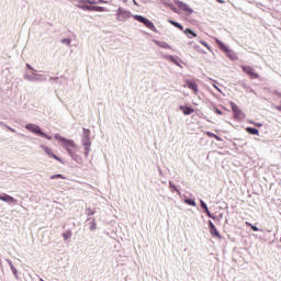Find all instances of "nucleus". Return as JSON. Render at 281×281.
Listing matches in <instances>:
<instances>
[{"label": "nucleus", "mask_w": 281, "mask_h": 281, "mask_svg": "<svg viewBox=\"0 0 281 281\" xmlns=\"http://www.w3.org/2000/svg\"><path fill=\"white\" fill-rule=\"evenodd\" d=\"M55 139L60 144V146L68 153L69 157L77 164H82V157L78 155L80 147L74 142V139H67L60 134H55Z\"/></svg>", "instance_id": "nucleus-1"}, {"label": "nucleus", "mask_w": 281, "mask_h": 281, "mask_svg": "<svg viewBox=\"0 0 281 281\" xmlns=\"http://www.w3.org/2000/svg\"><path fill=\"white\" fill-rule=\"evenodd\" d=\"M91 131L83 128L82 135H81V144L85 148V157H89V154L91 153Z\"/></svg>", "instance_id": "nucleus-2"}, {"label": "nucleus", "mask_w": 281, "mask_h": 281, "mask_svg": "<svg viewBox=\"0 0 281 281\" xmlns=\"http://www.w3.org/2000/svg\"><path fill=\"white\" fill-rule=\"evenodd\" d=\"M26 131H29L30 133H33L34 135H38V137H44L45 139H52V136L47 135L45 132H43V130L41 128V126L33 124V123H27L25 125Z\"/></svg>", "instance_id": "nucleus-3"}, {"label": "nucleus", "mask_w": 281, "mask_h": 281, "mask_svg": "<svg viewBox=\"0 0 281 281\" xmlns=\"http://www.w3.org/2000/svg\"><path fill=\"white\" fill-rule=\"evenodd\" d=\"M131 16H133V13H131V11L125 10L122 7H119L115 13V19L119 23H126V21H128V19H131Z\"/></svg>", "instance_id": "nucleus-4"}, {"label": "nucleus", "mask_w": 281, "mask_h": 281, "mask_svg": "<svg viewBox=\"0 0 281 281\" xmlns=\"http://www.w3.org/2000/svg\"><path fill=\"white\" fill-rule=\"evenodd\" d=\"M24 79L29 82H43L47 80L45 76L40 75L36 70H33L31 74H24Z\"/></svg>", "instance_id": "nucleus-5"}, {"label": "nucleus", "mask_w": 281, "mask_h": 281, "mask_svg": "<svg viewBox=\"0 0 281 281\" xmlns=\"http://www.w3.org/2000/svg\"><path fill=\"white\" fill-rule=\"evenodd\" d=\"M216 45H218L220 49L222 52H225L226 56L231 58V60H236V53L234 50H231L225 43H223L221 40L216 38L215 40Z\"/></svg>", "instance_id": "nucleus-6"}, {"label": "nucleus", "mask_w": 281, "mask_h": 281, "mask_svg": "<svg viewBox=\"0 0 281 281\" xmlns=\"http://www.w3.org/2000/svg\"><path fill=\"white\" fill-rule=\"evenodd\" d=\"M40 148L42 150H44V153L47 155V157H50V159H55L56 161L63 162L60 157L55 155V153H54V150L52 148L47 147L46 145H40Z\"/></svg>", "instance_id": "nucleus-7"}, {"label": "nucleus", "mask_w": 281, "mask_h": 281, "mask_svg": "<svg viewBox=\"0 0 281 281\" xmlns=\"http://www.w3.org/2000/svg\"><path fill=\"white\" fill-rule=\"evenodd\" d=\"M162 58H165V60H169V63H173V65H177V67H180V69H183V66H181V63H183V60H181L179 56L164 54Z\"/></svg>", "instance_id": "nucleus-8"}, {"label": "nucleus", "mask_w": 281, "mask_h": 281, "mask_svg": "<svg viewBox=\"0 0 281 281\" xmlns=\"http://www.w3.org/2000/svg\"><path fill=\"white\" fill-rule=\"evenodd\" d=\"M176 4L178 5V8H180V10H182L187 14L194 13V10L192 8H190V5L186 4V2H183V1L176 0Z\"/></svg>", "instance_id": "nucleus-9"}, {"label": "nucleus", "mask_w": 281, "mask_h": 281, "mask_svg": "<svg viewBox=\"0 0 281 281\" xmlns=\"http://www.w3.org/2000/svg\"><path fill=\"white\" fill-rule=\"evenodd\" d=\"M241 69L245 74L250 76L251 80H256L259 78L258 72H255L251 66H241Z\"/></svg>", "instance_id": "nucleus-10"}, {"label": "nucleus", "mask_w": 281, "mask_h": 281, "mask_svg": "<svg viewBox=\"0 0 281 281\" xmlns=\"http://www.w3.org/2000/svg\"><path fill=\"white\" fill-rule=\"evenodd\" d=\"M200 205L202 210L205 212V214L209 216V218H212L213 221H218V217L210 212V209L207 207L205 201L200 200Z\"/></svg>", "instance_id": "nucleus-11"}, {"label": "nucleus", "mask_w": 281, "mask_h": 281, "mask_svg": "<svg viewBox=\"0 0 281 281\" xmlns=\"http://www.w3.org/2000/svg\"><path fill=\"white\" fill-rule=\"evenodd\" d=\"M142 23L145 27H148V30H150L151 32H155L157 34V26H155V24L153 23V21L146 19V18H142Z\"/></svg>", "instance_id": "nucleus-12"}, {"label": "nucleus", "mask_w": 281, "mask_h": 281, "mask_svg": "<svg viewBox=\"0 0 281 281\" xmlns=\"http://www.w3.org/2000/svg\"><path fill=\"white\" fill-rule=\"evenodd\" d=\"M76 5L77 8H80V10H89L87 8H91V5L89 4H85V3H90V4H93L95 3L94 1H91V0H76Z\"/></svg>", "instance_id": "nucleus-13"}, {"label": "nucleus", "mask_w": 281, "mask_h": 281, "mask_svg": "<svg viewBox=\"0 0 281 281\" xmlns=\"http://www.w3.org/2000/svg\"><path fill=\"white\" fill-rule=\"evenodd\" d=\"M232 106V111L235 115V117H245V114L243 113V111L238 108V105L234 102L231 103Z\"/></svg>", "instance_id": "nucleus-14"}, {"label": "nucleus", "mask_w": 281, "mask_h": 281, "mask_svg": "<svg viewBox=\"0 0 281 281\" xmlns=\"http://www.w3.org/2000/svg\"><path fill=\"white\" fill-rule=\"evenodd\" d=\"M186 83L188 89H191L193 93H199V85H196V81L187 80Z\"/></svg>", "instance_id": "nucleus-15"}, {"label": "nucleus", "mask_w": 281, "mask_h": 281, "mask_svg": "<svg viewBox=\"0 0 281 281\" xmlns=\"http://www.w3.org/2000/svg\"><path fill=\"white\" fill-rule=\"evenodd\" d=\"M86 9H88V12H109L106 8L98 5L86 7Z\"/></svg>", "instance_id": "nucleus-16"}, {"label": "nucleus", "mask_w": 281, "mask_h": 281, "mask_svg": "<svg viewBox=\"0 0 281 281\" xmlns=\"http://www.w3.org/2000/svg\"><path fill=\"white\" fill-rule=\"evenodd\" d=\"M0 201H3L4 203H14V204H16V199H14V198H12V195H8L5 193L0 195Z\"/></svg>", "instance_id": "nucleus-17"}, {"label": "nucleus", "mask_w": 281, "mask_h": 281, "mask_svg": "<svg viewBox=\"0 0 281 281\" xmlns=\"http://www.w3.org/2000/svg\"><path fill=\"white\" fill-rule=\"evenodd\" d=\"M154 43L155 45H157L158 47H161L162 49H172V46H170V44L166 42L155 40Z\"/></svg>", "instance_id": "nucleus-18"}, {"label": "nucleus", "mask_w": 281, "mask_h": 281, "mask_svg": "<svg viewBox=\"0 0 281 281\" xmlns=\"http://www.w3.org/2000/svg\"><path fill=\"white\" fill-rule=\"evenodd\" d=\"M209 232H210L211 236H215V238H218L220 240L223 239V235H221V233H218V229H216V226H213V228H209Z\"/></svg>", "instance_id": "nucleus-19"}, {"label": "nucleus", "mask_w": 281, "mask_h": 281, "mask_svg": "<svg viewBox=\"0 0 281 281\" xmlns=\"http://www.w3.org/2000/svg\"><path fill=\"white\" fill-rule=\"evenodd\" d=\"M180 111H182L183 115H192L194 113V109L186 105H181Z\"/></svg>", "instance_id": "nucleus-20"}, {"label": "nucleus", "mask_w": 281, "mask_h": 281, "mask_svg": "<svg viewBox=\"0 0 281 281\" xmlns=\"http://www.w3.org/2000/svg\"><path fill=\"white\" fill-rule=\"evenodd\" d=\"M183 34L188 36L189 38H196V33L192 31V29H186L183 31Z\"/></svg>", "instance_id": "nucleus-21"}, {"label": "nucleus", "mask_w": 281, "mask_h": 281, "mask_svg": "<svg viewBox=\"0 0 281 281\" xmlns=\"http://www.w3.org/2000/svg\"><path fill=\"white\" fill-rule=\"evenodd\" d=\"M246 131L249 133V135H260V132L256 127H247Z\"/></svg>", "instance_id": "nucleus-22"}, {"label": "nucleus", "mask_w": 281, "mask_h": 281, "mask_svg": "<svg viewBox=\"0 0 281 281\" xmlns=\"http://www.w3.org/2000/svg\"><path fill=\"white\" fill-rule=\"evenodd\" d=\"M90 232H95L98 229V224L95 223V218H92L89 226Z\"/></svg>", "instance_id": "nucleus-23"}, {"label": "nucleus", "mask_w": 281, "mask_h": 281, "mask_svg": "<svg viewBox=\"0 0 281 281\" xmlns=\"http://www.w3.org/2000/svg\"><path fill=\"white\" fill-rule=\"evenodd\" d=\"M169 23L171 25H173V27H178V30H181L183 31V25H181V23L177 22V21H173V20H169Z\"/></svg>", "instance_id": "nucleus-24"}, {"label": "nucleus", "mask_w": 281, "mask_h": 281, "mask_svg": "<svg viewBox=\"0 0 281 281\" xmlns=\"http://www.w3.org/2000/svg\"><path fill=\"white\" fill-rule=\"evenodd\" d=\"M184 203H187V205H191L192 207H196V201H194V199H184Z\"/></svg>", "instance_id": "nucleus-25"}, {"label": "nucleus", "mask_w": 281, "mask_h": 281, "mask_svg": "<svg viewBox=\"0 0 281 281\" xmlns=\"http://www.w3.org/2000/svg\"><path fill=\"white\" fill-rule=\"evenodd\" d=\"M86 214L87 216H93V214H95V209L86 207Z\"/></svg>", "instance_id": "nucleus-26"}, {"label": "nucleus", "mask_w": 281, "mask_h": 281, "mask_svg": "<svg viewBox=\"0 0 281 281\" xmlns=\"http://www.w3.org/2000/svg\"><path fill=\"white\" fill-rule=\"evenodd\" d=\"M61 43H63V45H66L67 47H71V38H63Z\"/></svg>", "instance_id": "nucleus-27"}, {"label": "nucleus", "mask_w": 281, "mask_h": 281, "mask_svg": "<svg viewBox=\"0 0 281 281\" xmlns=\"http://www.w3.org/2000/svg\"><path fill=\"white\" fill-rule=\"evenodd\" d=\"M160 3H162L164 5H167V8H172V2H170V0H159Z\"/></svg>", "instance_id": "nucleus-28"}, {"label": "nucleus", "mask_w": 281, "mask_h": 281, "mask_svg": "<svg viewBox=\"0 0 281 281\" xmlns=\"http://www.w3.org/2000/svg\"><path fill=\"white\" fill-rule=\"evenodd\" d=\"M246 225H248L249 227H251L252 232H260V228H258V226L249 223V222H246Z\"/></svg>", "instance_id": "nucleus-29"}, {"label": "nucleus", "mask_w": 281, "mask_h": 281, "mask_svg": "<svg viewBox=\"0 0 281 281\" xmlns=\"http://www.w3.org/2000/svg\"><path fill=\"white\" fill-rule=\"evenodd\" d=\"M50 179L54 180V179H65L63 175L60 173H57V175H53L50 176Z\"/></svg>", "instance_id": "nucleus-30"}, {"label": "nucleus", "mask_w": 281, "mask_h": 281, "mask_svg": "<svg viewBox=\"0 0 281 281\" xmlns=\"http://www.w3.org/2000/svg\"><path fill=\"white\" fill-rule=\"evenodd\" d=\"M63 238H64L65 240H69V238H71V232L64 233V234H63Z\"/></svg>", "instance_id": "nucleus-31"}, {"label": "nucleus", "mask_w": 281, "mask_h": 281, "mask_svg": "<svg viewBox=\"0 0 281 281\" xmlns=\"http://www.w3.org/2000/svg\"><path fill=\"white\" fill-rule=\"evenodd\" d=\"M244 89H246V91H247L248 93H255V95H256V91H254L251 87L244 85Z\"/></svg>", "instance_id": "nucleus-32"}, {"label": "nucleus", "mask_w": 281, "mask_h": 281, "mask_svg": "<svg viewBox=\"0 0 281 281\" xmlns=\"http://www.w3.org/2000/svg\"><path fill=\"white\" fill-rule=\"evenodd\" d=\"M200 43H201V45L206 47V49H209V52H212V47L210 45H207L205 41H200Z\"/></svg>", "instance_id": "nucleus-33"}, {"label": "nucleus", "mask_w": 281, "mask_h": 281, "mask_svg": "<svg viewBox=\"0 0 281 281\" xmlns=\"http://www.w3.org/2000/svg\"><path fill=\"white\" fill-rule=\"evenodd\" d=\"M193 48L195 49V52H199V54H204V52L201 49V46L194 44Z\"/></svg>", "instance_id": "nucleus-34"}, {"label": "nucleus", "mask_w": 281, "mask_h": 281, "mask_svg": "<svg viewBox=\"0 0 281 281\" xmlns=\"http://www.w3.org/2000/svg\"><path fill=\"white\" fill-rule=\"evenodd\" d=\"M11 271H12L14 278H19V270H16L14 267H12Z\"/></svg>", "instance_id": "nucleus-35"}, {"label": "nucleus", "mask_w": 281, "mask_h": 281, "mask_svg": "<svg viewBox=\"0 0 281 281\" xmlns=\"http://www.w3.org/2000/svg\"><path fill=\"white\" fill-rule=\"evenodd\" d=\"M170 10H172V12H176V14H179V9L175 7V4H172Z\"/></svg>", "instance_id": "nucleus-36"}, {"label": "nucleus", "mask_w": 281, "mask_h": 281, "mask_svg": "<svg viewBox=\"0 0 281 281\" xmlns=\"http://www.w3.org/2000/svg\"><path fill=\"white\" fill-rule=\"evenodd\" d=\"M132 16H134V19H135L136 21H138L139 23H142V15H132Z\"/></svg>", "instance_id": "nucleus-37"}, {"label": "nucleus", "mask_w": 281, "mask_h": 281, "mask_svg": "<svg viewBox=\"0 0 281 281\" xmlns=\"http://www.w3.org/2000/svg\"><path fill=\"white\" fill-rule=\"evenodd\" d=\"M5 128H8V131H10L11 133H16V130H14V128H12V127H10L8 125H5Z\"/></svg>", "instance_id": "nucleus-38"}, {"label": "nucleus", "mask_w": 281, "mask_h": 281, "mask_svg": "<svg viewBox=\"0 0 281 281\" xmlns=\"http://www.w3.org/2000/svg\"><path fill=\"white\" fill-rule=\"evenodd\" d=\"M215 113H217V115H222L223 111L218 110V108H214Z\"/></svg>", "instance_id": "nucleus-39"}, {"label": "nucleus", "mask_w": 281, "mask_h": 281, "mask_svg": "<svg viewBox=\"0 0 281 281\" xmlns=\"http://www.w3.org/2000/svg\"><path fill=\"white\" fill-rule=\"evenodd\" d=\"M207 137H216V134L212 133V132H206Z\"/></svg>", "instance_id": "nucleus-40"}, {"label": "nucleus", "mask_w": 281, "mask_h": 281, "mask_svg": "<svg viewBox=\"0 0 281 281\" xmlns=\"http://www.w3.org/2000/svg\"><path fill=\"white\" fill-rule=\"evenodd\" d=\"M213 227H216L212 221H209V229H212Z\"/></svg>", "instance_id": "nucleus-41"}, {"label": "nucleus", "mask_w": 281, "mask_h": 281, "mask_svg": "<svg viewBox=\"0 0 281 281\" xmlns=\"http://www.w3.org/2000/svg\"><path fill=\"white\" fill-rule=\"evenodd\" d=\"M7 262H8L9 267H10V269H12V267H14V265L12 263V260L7 259Z\"/></svg>", "instance_id": "nucleus-42"}, {"label": "nucleus", "mask_w": 281, "mask_h": 281, "mask_svg": "<svg viewBox=\"0 0 281 281\" xmlns=\"http://www.w3.org/2000/svg\"><path fill=\"white\" fill-rule=\"evenodd\" d=\"M214 139H216V142H223V139L218 135H216V134L214 136Z\"/></svg>", "instance_id": "nucleus-43"}, {"label": "nucleus", "mask_w": 281, "mask_h": 281, "mask_svg": "<svg viewBox=\"0 0 281 281\" xmlns=\"http://www.w3.org/2000/svg\"><path fill=\"white\" fill-rule=\"evenodd\" d=\"M142 3H153V0H142Z\"/></svg>", "instance_id": "nucleus-44"}, {"label": "nucleus", "mask_w": 281, "mask_h": 281, "mask_svg": "<svg viewBox=\"0 0 281 281\" xmlns=\"http://www.w3.org/2000/svg\"><path fill=\"white\" fill-rule=\"evenodd\" d=\"M27 69H31V71H34V68L30 64H26Z\"/></svg>", "instance_id": "nucleus-45"}, {"label": "nucleus", "mask_w": 281, "mask_h": 281, "mask_svg": "<svg viewBox=\"0 0 281 281\" xmlns=\"http://www.w3.org/2000/svg\"><path fill=\"white\" fill-rule=\"evenodd\" d=\"M94 3H106V1H104V0H99V1H97V2H94Z\"/></svg>", "instance_id": "nucleus-46"}, {"label": "nucleus", "mask_w": 281, "mask_h": 281, "mask_svg": "<svg viewBox=\"0 0 281 281\" xmlns=\"http://www.w3.org/2000/svg\"><path fill=\"white\" fill-rule=\"evenodd\" d=\"M92 221H93L92 217H88V218H87V223H89V222L91 223Z\"/></svg>", "instance_id": "nucleus-47"}, {"label": "nucleus", "mask_w": 281, "mask_h": 281, "mask_svg": "<svg viewBox=\"0 0 281 281\" xmlns=\"http://www.w3.org/2000/svg\"><path fill=\"white\" fill-rule=\"evenodd\" d=\"M170 188H175V190H177V187L172 184V182H169Z\"/></svg>", "instance_id": "nucleus-48"}, {"label": "nucleus", "mask_w": 281, "mask_h": 281, "mask_svg": "<svg viewBox=\"0 0 281 281\" xmlns=\"http://www.w3.org/2000/svg\"><path fill=\"white\" fill-rule=\"evenodd\" d=\"M217 2H218V3H225V1H223V0H217Z\"/></svg>", "instance_id": "nucleus-49"}, {"label": "nucleus", "mask_w": 281, "mask_h": 281, "mask_svg": "<svg viewBox=\"0 0 281 281\" xmlns=\"http://www.w3.org/2000/svg\"><path fill=\"white\" fill-rule=\"evenodd\" d=\"M133 3H134V5H137V2L135 0H133Z\"/></svg>", "instance_id": "nucleus-50"}, {"label": "nucleus", "mask_w": 281, "mask_h": 281, "mask_svg": "<svg viewBox=\"0 0 281 281\" xmlns=\"http://www.w3.org/2000/svg\"><path fill=\"white\" fill-rule=\"evenodd\" d=\"M189 45H194V42H190Z\"/></svg>", "instance_id": "nucleus-51"}, {"label": "nucleus", "mask_w": 281, "mask_h": 281, "mask_svg": "<svg viewBox=\"0 0 281 281\" xmlns=\"http://www.w3.org/2000/svg\"><path fill=\"white\" fill-rule=\"evenodd\" d=\"M215 89H216L217 91H221V89H218V87H215Z\"/></svg>", "instance_id": "nucleus-52"}, {"label": "nucleus", "mask_w": 281, "mask_h": 281, "mask_svg": "<svg viewBox=\"0 0 281 281\" xmlns=\"http://www.w3.org/2000/svg\"><path fill=\"white\" fill-rule=\"evenodd\" d=\"M258 126H262V124L258 123Z\"/></svg>", "instance_id": "nucleus-53"}, {"label": "nucleus", "mask_w": 281, "mask_h": 281, "mask_svg": "<svg viewBox=\"0 0 281 281\" xmlns=\"http://www.w3.org/2000/svg\"><path fill=\"white\" fill-rule=\"evenodd\" d=\"M124 3H126V0H123Z\"/></svg>", "instance_id": "nucleus-54"}]
</instances>
